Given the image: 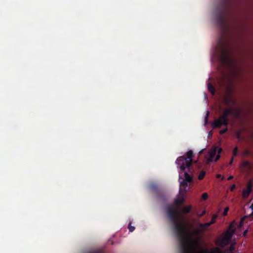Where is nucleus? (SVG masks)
Returning <instances> with one entry per match:
<instances>
[{
  "instance_id": "9b49d317",
  "label": "nucleus",
  "mask_w": 253,
  "mask_h": 253,
  "mask_svg": "<svg viewBox=\"0 0 253 253\" xmlns=\"http://www.w3.org/2000/svg\"><path fill=\"white\" fill-rule=\"evenodd\" d=\"M217 217V215L216 214H214L212 217L211 220H210V222H207L205 223H200L201 226L202 227H205L207 229L209 226H210L211 225L215 223V220Z\"/></svg>"
},
{
  "instance_id": "f03ea898",
  "label": "nucleus",
  "mask_w": 253,
  "mask_h": 253,
  "mask_svg": "<svg viewBox=\"0 0 253 253\" xmlns=\"http://www.w3.org/2000/svg\"><path fill=\"white\" fill-rule=\"evenodd\" d=\"M184 201L183 197L176 199L173 205L168 206L167 208V216L169 219L171 221L174 227H175L178 235L182 236L183 231V226L180 224L179 222V212L178 211L179 207L181 205Z\"/></svg>"
},
{
  "instance_id": "423d86ee",
  "label": "nucleus",
  "mask_w": 253,
  "mask_h": 253,
  "mask_svg": "<svg viewBox=\"0 0 253 253\" xmlns=\"http://www.w3.org/2000/svg\"><path fill=\"white\" fill-rule=\"evenodd\" d=\"M183 176L184 178L182 181H180V191L181 190L182 187L185 189L188 185V183L192 181L193 174L191 169H190V171L188 170V172H184Z\"/></svg>"
},
{
  "instance_id": "cd10ccee",
  "label": "nucleus",
  "mask_w": 253,
  "mask_h": 253,
  "mask_svg": "<svg viewBox=\"0 0 253 253\" xmlns=\"http://www.w3.org/2000/svg\"><path fill=\"white\" fill-rule=\"evenodd\" d=\"M223 59L224 60H227L229 59V57L227 53H225L224 57H223Z\"/></svg>"
},
{
  "instance_id": "9d476101",
  "label": "nucleus",
  "mask_w": 253,
  "mask_h": 253,
  "mask_svg": "<svg viewBox=\"0 0 253 253\" xmlns=\"http://www.w3.org/2000/svg\"><path fill=\"white\" fill-rule=\"evenodd\" d=\"M230 242V237L227 238L223 237L221 240H219L217 241L216 244L221 248H224Z\"/></svg>"
},
{
  "instance_id": "2eb2a0df",
  "label": "nucleus",
  "mask_w": 253,
  "mask_h": 253,
  "mask_svg": "<svg viewBox=\"0 0 253 253\" xmlns=\"http://www.w3.org/2000/svg\"><path fill=\"white\" fill-rule=\"evenodd\" d=\"M253 186V180H250L247 184V191L249 192V193H251L252 192V188Z\"/></svg>"
},
{
  "instance_id": "a878e982",
  "label": "nucleus",
  "mask_w": 253,
  "mask_h": 253,
  "mask_svg": "<svg viewBox=\"0 0 253 253\" xmlns=\"http://www.w3.org/2000/svg\"><path fill=\"white\" fill-rule=\"evenodd\" d=\"M227 131V128H225V129H223L220 130L219 133L220 134H224Z\"/></svg>"
},
{
  "instance_id": "6e6552de",
  "label": "nucleus",
  "mask_w": 253,
  "mask_h": 253,
  "mask_svg": "<svg viewBox=\"0 0 253 253\" xmlns=\"http://www.w3.org/2000/svg\"><path fill=\"white\" fill-rule=\"evenodd\" d=\"M228 124H225L224 121L220 118L215 119L211 124V126L213 128H220L222 126H227Z\"/></svg>"
},
{
  "instance_id": "72a5a7b5",
  "label": "nucleus",
  "mask_w": 253,
  "mask_h": 253,
  "mask_svg": "<svg viewBox=\"0 0 253 253\" xmlns=\"http://www.w3.org/2000/svg\"><path fill=\"white\" fill-rule=\"evenodd\" d=\"M250 208L253 211V203H252V204L251 205Z\"/></svg>"
},
{
  "instance_id": "2f4dec72",
  "label": "nucleus",
  "mask_w": 253,
  "mask_h": 253,
  "mask_svg": "<svg viewBox=\"0 0 253 253\" xmlns=\"http://www.w3.org/2000/svg\"><path fill=\"white\" fill-rule=\"evenodd\" d=\"M236 136L237 138H239L240 137V132H238L236 134Z\"/></svg>"
},
{
  "instance_id": "0eeeda50",
  "label": "nucleus",
  "mask_w": 253,
  "mask_h": 253,
  "mask_svg": "<svg viewBox=\"0 0 253 253\" xmlns=\"http://www.w3.org/2000/svg\"><path fill=\"white\" fill-rule=\"evenodd\" d=\"M235 250V247L233 244H232L228 250L223 251L219 248H216L213 249L211 253H233Z\"/></svg>"
},
{
  "instance_id": "c85d7f7f",
  "label": "nucleus",
  "mask_w": 253,
  "mask_h": 253,
  "mask_svg": "<svg viewBox=\"0 0 253 253\" xmlns=\"http://www.w3.org/2000/svg\"><path fill=\"white\" fill-rule=\"evenodd\" d=\"M235 188H236V185L235 184L232 185L230 188V191H233L234 190V189H235Z\"/></svg>"
},
{
  "instance_id": "4468645a",
  "label": "nucleus",
  "mask_w": 253,
  "mask_h": 253,
  "mask_svg": "<svg viewBox=\"0 0 253 253\" xmlns=\"http://www.w3.org/2000/svg\"><path fill=\"white\" fill-rule=\"evenodd\" d=\"M208 88L209 92L213 95L215 94V88L212 84L211 83H209L208 84Z\"/></svg>"
},
{
  "instance_id": "e433bc0d",
  "label": "nucleus",
  "mask_w": 253,
  "mask_h": 253,
  "mask_svg": "<svg viewBox=\"0 0 253 253\" xmlns=\"http://www.w3.org/2000/svg\"><path fill=\"white\" fill-rule=\"evenodd\" d=\"M88 253H94L93 252H89Z\"/></svg>"
},
{
  "instance_id": "f8f14e48",
  "label": "nucleus",
  "mask_w": 253,
  "mask_h": 253,
  "mask_svg": "<svg viewBox=\"0 0 253 253\" xmlns=\"http://www.w3.org/2000/svg\"><path fill=\"white\" fill-rule=\"evenodd\" d=\"M223 102L226 105H229L231 102L233 104L235 103V101L233 100L230 96H226L223 99Z\"/></svg>"
},
{
  "instance_id": "c756f323",
  "label": "nucleus",
  "mask_w": 253,
  "mask_h": 253,
  "mask_svg": "<svg viewBox=\"0 0 253 253\" xmlns=\"http://www.w3.org/2000/svg\"><path fill=\"white\" fill-rule=\"evenodd\" d=\"M151 189L155 190L156 189V185L155 184H152L151 185Z\"/></svg>"
},
{
  "instance_id": "5701e85b",
  "label": "nucleus",
  "mask_w": 253,
  "mask_h": 253,
  "mask_svg": "<svg viewBox=\"0 0 253 253\" xmlns=\"http://www.w3.org/2000/svg\"><path fill=\"white\" fill-rule=\"evenodd\" d=\"M208 195L207 193H204L202 195V198L204 200H206L208 199Z\"/></svg>"
},
{
  "instance_id": "39448f33",
  "label": "nucleus",
  "mask_w": 253,
  "mask_h": 253,
  "mask_svg": "<svg viewBox=\"0 0 253 253\" xmlns=\"http://www.w3.org/2000/svg\"><path fill=\"white\" fill-rule=\"evenodd\" d=\"M239 113L238 111H236L232 108H228L223 111L222 115L219 117V118L224 121L225 124H228V116L231 115L234 117H237L239 116Z\"/></svg>"
},
{
  "instance_id": "6ab92c4d",
  "label": "nucleus",
  "mask_w": 253,
  "mask_h": 253,
  "mask_svg": "<svg viewBox=\"0 0 253 253\" xmlns=\"http://www.w3.org/2000/svg\"><path fill=\"white\" fill-rule=\"evenodd\" d=\"M222 149L220 148L218 149V155H216V158L214 160V162H216L220 158V153L222 152Z\"/></svg>"
},
{
  "instance_id": "dca6fc26",
  "label": "nucleus",
  "mask_w": 253,
  "mask_h": 253,
  "mask_svg": "<svg viewBox=\"0 0 253 253\" xmlns=\"http://www.w3.org/2000/svg\"><path fill=\"white\" fill-rule=\"evenodd\" d=\"M234 233V230H233L231 231H227L225 232L224 237L227 238V239L230 237V241Z\"/></svg>"
},
{
  "instance_id": "20e7f679",
  "label": "nucleus",
  "mask_w": 253,
  "mask_h": 253,
  "mask_svg": "<svg viewBox=\"0 0 253 253\" xmlns=\"http://www.w3.org/2000/svg\"><path fill=\"white\" fill-rule=\"evenodd\" d=\"M225 8L223 7L220 11L215 15V22L217 26L223 30L227 26V22L225 18Z\"/></svg>"
},
{
  "instance_id": "4be33fe9",
  "label": "nucleus",
  "mask_w": 253,
  "mask_h": 253,
  "mask_svg": "<svg viewBox=\"0 0 253 253\" xmlns=\"http://www.w3.org/2000/svg\"><path fill=\"white\" fill-rule=\"evenodd\" d=\"M243 166L244 167H250L251 166V163L250 162H249L245 161V162H243Z\"/></svg>"
},
{
  "instance_id": "f257e3e1",
  "label": "nucleus",
  "mask_w": 253,
  "mask_h": 253,
  "mask_svg": "<svg viewBox=\"0 0 253 253\" xmlns=\"http://www.w3.org/2000/svg\"><path fill=\"white\" fill-rule=\"evenodd\" d=\"M200 223L197 224L198 228L189 232L187 230L185 223L182 220L180 223V224L183 226L184 229L181 237L178 235L176 228L174 227V233L179 242L180 253H192L193 249L190 242L197 243L206 230L205 227L201 226Z\"/></svg>"
},
{
  "instance_id": "7c9ffc66",
  "label": "nucleus",
  "mask_w": 253,
  "mask_h": 253,
  "mask_svg": "<svg viewBox=\"0 0 253 253\" xmlns=\"http://www.w3.org/2000/svg\"><path fill=\"white\" fill-rule=\"evenodd\" d=\"M233 160H234V158H233V157H232L230 161L229 165H231L232 164V163L233 162Z\"/></svg>"
},
{
  "instance_id": "ddd939ff",
  "label": "nucleus",
  "mask_w": 253,
  "mask_h": 253,
  "mask_svg": "<svg viewBox=\"0 0 253 253\" xmlns=\"http://www.w3.org/2000/svg\"><path fill=\"white\" fill-rule=\"evenodd\" d=\"M191 209H192V207L191 206L185 207L182 209L181 212L183 214H187L191 211Z\"/></svg>"
},
{
  "instance_id": "bb28decb",
  "label": "nucleus",
  "mask_w": 253,
  "mask_h": 253,
  "mask_svg": "<svg viewBox=\"0 0 253 253\" xmlns=\"http://www.w3.org/2000/svg\"><path fill=\"white\" fill-rule=\"evenodd\" d=\"M228 210H229V208H225V209L224 210V211H223V215L224 216H225V215H227V212H228Z\"/></svg>"
},
{
  "instance_id": "393cba45",
  "label": "nucleus",
  "mask_w": 253,
  "mask_h": 253,
  "mask_svg": "<svg viewBox=\"0 0 253 253\" xmlns=\"http://www.w3.org/2000/svg\"><path fill=\"white\" fill-rule=\"evenodd\" d=\"M209 115V112L207 111V114H206V117L205 118V124H207L208 123Z\"/></svg>"
},
{
  "instance_id": "a211bd4d",
  "label": "nucleus",
  "mask_w": 253,
  "mask_h": 253,
  "mask_svg": "<svg viewBox=\"0 0 253 253\" xmlns=\"http://www.w3.org/2000/svg\"><path fill=\"white\" fill-rule=\"evenodd\" d=\"M205 174H206L205 171H201L199 174L198 179L199 180H202L204 178V177H205Z\"/></svg>"
},
{
  "instance_id": "1a4fd4ad",
  "label": "nucleus",
  "mask_w": 253,
  "mask_h": 253,
  "mask_svg": "<svg viewBox=\"0 0 253 253\" xmlns=\"http://www.w3.org/2000/svg\"><path fill=\"white\" fill-rule=\"evenodd\" d=\"M216 154V150L215 149L211 150L209 153L205 156L208 162H214V158Z\"/></svg>"
},
{
  "instance_id": "b1692460",
  "label": "nucleus",
  "mask_w": 253,
  "mask_h": 253,
  "mask_svg": "<svg viewBox=\"0 0 253 253\" xmlns=\"http://www.w3.org/2000/svg\"><path fill=\"white\" fill-rule=\"evenodd\" d=\"M206 211L205 210L203 211L200 214H197V215L199 218L202 217L204 214H205Z\"/></svg>"
},
{
  "instance_id": "c9c22d12",
  "label": "nucleus",
  "mask_w": 253,
  "mask_h": 253,
  "mask_svg": "<svg viewBox=\"0 0 253 253\" xmlns=\"http://www.w3.org/2000/svg\"><path fill=\"white\" fill-rule=\"evenodd\" d=\"M251 215H253V212H252Z\"/></svg>"
},
{
  "instance_id": "412c9836",
  "label": "nucleus",
  "mask_w": 253,
  "mask_h": 253,
  "mask_svg": "<svg viewBox=\"0 0 253 253\" xmlns=\"http://www.w3.org/2000/svg\"><path fill=\"white\" fill-rule=\"evenodd\" d=\"M128 228L129 231L131 232H133L135 229V227L134 226H132L131 225V223H130L128 224Z\"/></svg>"
},
{
  "instance_id": "f3484780",
  "label": "nucleus",
  "mask_w": 253,
  "mask_h": 253,
  "mask_svg": "<svg viewBox=\"0 0 253 253\" xmlns=\"http://www.w3.org/2000/svg\"><path fill=\"white\" fill-rule=\"evenodd\" d=\"M251 193H249L246 189H244L242 191V197L244 199H247L250 195Z\"/></svg>"
},
{
  "instance_id": "aec40b11",
  "label": "nucleus",
  "mask_w": 253,
  "mask_h": 253,
  "mask_svg": "<svg viewBox=\"0 0 253 253\" xmlns=\"http://www.w3.org/2000/svg\"><path fill=\"white\" fill-rule=\"evenodd\" d=\"M238 148L237 147H235L233 150V157H235L238 154Z\"/></svg>"
},
{
  "instance_id": "7ed1b4c3",
  "label": "nucleus",
  "mask_w": 253,
  "mask_h": 253,
  "mask_svg": "<svg viewBox=\"0 0 253 253\" xmlns=\"http://www.w3.org/2000/svg\"><path fill=\"white\" fill-rule=\"evenodd\" d=\"M194 157V153L192 150L188 151L186 153V156H182L177 158L175 162L177 167L180 169L179 177H181L182 172L186 168L190 171L192 163L193 162L192 158Z\"/></svg>"
},
{
  "instance_id": "473e14b6",
  "label": "nucleus",
  "mask_w": 253,
  "mask_h": 253,
  "mask_svg": "<svg viewBox=\"0 0 253 253\" xmlns=\"http://www.w3.org/2000/svg\"><path fill=\"white\" fill-rule=\"evenodd\" d=\"M233 178V176L232 175H230V176H229L227 178V180H230L232 179Z\"/></svg>"
},
{
  "instance_id": "f704fd0d",
  "label": "nucleus",
  "mask_w": 253,
  "mask_h": 253,
  "mask_svg": "<svg viewBox=\"0 0 253 253\" xmlns=\"http://www.w3.org/2000/svg\"><path fill=\"white\" fill-rule=\"evenodd\" d=\"M203 150H201V151H200L199 153H200V154H202V153H203Z\"/></svg>"
}]
</instances>
